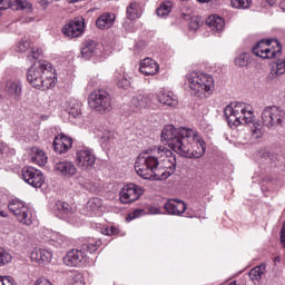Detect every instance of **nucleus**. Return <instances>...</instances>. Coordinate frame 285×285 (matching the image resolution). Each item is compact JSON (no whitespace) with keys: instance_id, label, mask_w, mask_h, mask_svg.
Wrapping results in <instances>:
<instances>
[{"instance_id":"5","label":"nucleus","mask_w":285,"mask_h":285,"mask_svg":"<svg viewBox=\"0 0 285 285\" xmlns=\"http://www.w3.org/2000/svg\"><path fill=\"white\" fill-rule=\"evenodd\" d=\"M185 82L191 92L200 99L206 98V95H213L215 90V79L208 73L202 71H191L186 76Z\"/></svg>"},{"instance_id":"23","label":"nucleus","mask_w":285,"mask_h":285,"mask_svg":"<svg viewBox=\"0 0 285 285\" xmlns=\"http://www.w3.org/2000/svg\"><path fill=\"white\" fill-rule=\"evenodd\" d=\"M206 26H208L213 32H224L226 21H224V18L219 16H209L206 19Z\"/></svg>"},{"instance_id":"40","label":"nucleus","mask_w":285,"mask_h":285,"mask_svg":"<svg viewBox=\"0 0 285 285\" xmlns=\"http://www.w3.org/2000/svg\"><path fill=\"white\" fill-rule=\"evenodd\" d=\"M173 11V3L170 2H164L163 4H160V7L157 9V14L159 17H168L170 14V12Z\"/></svg>"},{"instance_id":"42","label":"nucleus","mask_w":285,"mask_h":285,"mask_svg":"<svg viewBox=\"0 0 285 285\" xmlns=\"http://www.w3.org/2000/svg\"><path fill=\"white\" fill-rule=\"evenodd\" d=\"M17 8L16 10H27V12H32V4L27 0H13Z\"/></svg>"},{"instance_id":"4","label":"nucleus","mask_w":285,"mask_h":285,"mask_svg":"<svg viewBox=\"0 0 285 285\" xmlns=\"http://www.w3.org/2000/svg\"><path fill=\"white\" fill-rule=\"evenodd\" d=\"M27 81L36 90H50L57 83V76L50 62L38 60L28 69Z\"/></svg>"},{"instance_id":"26","label":"nucleus","mask_w":285,"mask_h":285,"mask_svg":"<svg viewBox=\"0 0 285 285\" xmlns=\"http://www.w3.org/2000/svg\"><path fill=\"white\" fill-rule=\"evenodd\" d=\"M21 81L19 80H9L6 86V91L9 97H12L14 101L21 99Z\"/></svg>"},{"instance_id":"2","label":"nucleus","mask_w":285,"mask_h":285,"mask_svg":"<svg viewBox=\"0 0 285 285\" xmlns=\"http://www.w3.org/2000/svg\"><path fill=\"white\" fill-rule=\"evenodd\" d=\"M161 140L187 159H202L206 155V141L191 128L166 125L161 131Z\"/></svg>"},{"instance_id":"19","label":"nucleus","mask_w":285,"mask_h":285,"mask_svg":"<svg viewBox=\"0 0 285 285\" xmlns=\"http://www.w3.org/2000/svg\"><path fill=\"white\" fill-rule=\"evenodd\" d=\"M139 71L141 72V75L150 77L159 72V65H157V61L150 58H145L140 61Z\"/></svg>"},{"instance_id":"35","label":"nucleus","mask_w":285,"mask_h":285,"mask_svg":"<svg viewBox=\"0 0 285 285\" xmlns=\"http://www.w3.org/2000/svg\"><path fill=\"white\" fill-rule=\"evenodd\" d=\"M77 181H78V185L80 186V188H83V190H88L89 193H92L94 184H92V180H90V178L79 176V177H77Z\"/></svg>"},{"instance_id":"28","label":"nucleus","mask_w":285,"mask_h":285,"mask_svg":"<svg viewBox=\"0 0 285 285\" xmlns=\"http://www.w3.org/2000/svg\"><path fill=\"white\" fill-rule=\"evenodd\" d=\"M282 75H285V59L284 60H277L272 65V69L268 73V79L271 81L282 77Z\"/></svg>"},{"instance_id":"34","label":"nucleus","mask_w":285,"mask_h":285,"mask_svg":"<svg viewBox=\"0 0 285 285\" xmlns=\"http://www.w3.org/2000/svg\"><path fill=\"white\" fill-rule=\"evenodd\" d=\"M57 210L60 213L61 217H68L72 213V207L68 203L58 202L56 204Z\"/></svg>"},{"instance_id":"54","label":"nucleus","mask_w":285,"mask_h":285,"mask_svg":"<svg viewBox=\"0 0 285 285\" xmlns=\"http://www.w3.org/2000/svg\"><path fill=\"white\" fill-rule=\"evenodd\" d=\"M281 8H282V10L285 12V0H283V1L281 2Z\"/></svg>"},{"instance_id":"56","label":"nucleus","mask_w":285,"mask_h":285,"mask_svg":"<svg viewBox=\"0 0 285 285\" xmlns=\"http://www.w3.org/2000/svg\"><path fill=\"white\" fill-rule=\"evenodd\" d=\"M73 285H86V284H83V282H81V281H76V282L73 283Z\"/></svg>"},{"instance_id":"57","label":"nucleus","mask_w":285,"mask_h":285,"mask_svg":"<svg viewBox=\"0 0 285 285\" xmlns=\"http://www.w3.org/2000/svg\"><path fill=\"white\" fill-rule=\"evenodd\" d=\"M67 1H68V3H77V2H79L81 0H67Z\"/></svg>"},{"instance_id":"20","label":"nucleus","mask_w":285,"mask_h":285,"mask_svg":"<svg viewBox=\"0 0 285 285\" xmlns=\"http://www.w3.org/2000/svg\"><path fill=\"white\" fill-rule=\"evenodd\" d=\"M101 52V48H99V43L95 40H87L85 42V48L81 49L82 59H90Z\"/></svg>"},{"instance_id":"17","label":"nucleus","mask_w":285,"mask_h":285,"mask_svg":"<svg viewBox=\"0 0 285 285\" xmlns=\"http://www.w3.org/2000/svg\"><path fill=\"white\" fill-rule=\"evenodd\" d=\"M168 215H184L186 213V203L177 199H169L164 205Z\"/></svg>"},{"instance_id":"25","label":"nucleus","mask_w":285,"mask_h":285,"mask_svg":"<svg viewBox=\"0 0 285 285\" xmlns=\"http://www.w3.org/2000/svg\"><path fill=\"white\" fill-rule=\"evenodd\" d=\"M115 19H117L115 13H102L96 20V26L99 30H108V28H112V26H115Z\"/></svg>"},{"instance_id":"53","label":"nucleus","mask_w":285,"mask_h":285,"mask_svg":"<svg viewBox=\"0 0 285 285\" xmlns=\"http://www.w3.org/2000/svg\"><path fill=\"white\" fill-rule=\"evenodd\" d=\"M198 1V3H210V1H213V0H197Z\"/></svg>"},{"instance_id":"8","label":"nucleus","mask_w":285,"mask_h":285,"mask_svg":"<svg viewBox=\"0 0 285 285\" xmlns=\"http://www.w3.org/2000/svg\"><path fill=\"white\" fill-rule=\"evenodd\" d=\"M88 104L97 112H110L112 110V98L104 89L94 90L89 95Z\"/></svg>"},{"instance_id":"58","label":"nucleus","mask_w":285,"mask_h":285,"mask_svg":"<svg viewBox=\"0 0 285 285\" xmlns=\"http://www.w3.org/2000/svg\"><path fill=\"white\" fill-rule=\"evenodd\" d=\"M102 139H110V136L109 135L102 136Z\"/></svg>"},{"instance_id":"10","label":"nucleus","mask_w":285,"mask_h":285,"mask_svg":"<svg viewBox=\"0 0 285 285\" xmlns=\"http://www.w3.org/2000/svg\"><path fill=\"white\" fill-rule=\"evenodd\" d=\"M144 187L129 183L125 185L119 193V199L121 204H132L144 195Z\"/></svg>"},{"instance_id":"14","label":"nucleus","mask_w":285,"mask_h":285,"mask_svg":"<svg viewBox=\"0 0 285 285\" xmlns=\"http://www.w3.org/2000/svg\"><path fill=\"white\" fill-rule=\"evenodd\" d=\"M86 262H88L86 252L81 249H71L63 257V264H66V266H81L82 264H86Z\"/></svg>"},{"instance_id":"31","label":"nucleus","mask_w":285,"mask_h":285,"mask_svg":"<svg viewBox=\"0 0 285 285\" xmlns=\"http://www.w3.org/2000/svg\"><path fill=\"white\" fill-rule=\"evenodd\" d=\"M141 17V6H139V3L134 2L130 3L127 7V19H129V21H137V19H139Z\"/></svg>"},{"instance_id":"21","label":"nucleus","mask_w":285,"mask_h":285,"mask_svg":"<svg viewBox=\"0 0 285 285\" xmlns=\"http://www.w3.org/2000/svg\"><path fill=\"white\" fill-rule=\"evenodd\" d=\"M81 101L69 98L65 102V110L70 115V117H73V119H77V117L81 116Z\"/></svg>"},{"instance_id":"30","label":"nucleus","mask_w":285,"mask_h":285,"mask_svg":"<svg viewBox=\"0 0 285 285\" xmlns=\"http://www.w3.org/2000/svg\"><path fill=\"white\" fill-rule=\"evenodd\" d=\"M101 206H104V202L99 197H94L87 203V210L89 215H99L101 213Z\"/></svg>"},{"instance_id":"32","label":"nucleus","mask_w":285,"mask_h":285,"mask_svg":"<svg viewBox=\"0 0 285 285\" xmlns=\"http://www.w3.org/2000/svg\"><path fill=\"white\" fill-rule=\"evenodd\" d=\"M264 273H266V265H264V264L258 265V266L254 267L253 269H250L249 279L252 282H254V284H257V282H259V279H262V275H264Z\"/></svg>"},{"instance_id":"49","label":"nucleus","mask_w":285,"mask_h":285,"mask_svg":"<svg viewBox=\"0 0 285 285\" xmlns=\"http://www.w3.org/2000/svg\"><path fill=\"white\" fill-rule=\"evenodd\" d=\"M35 285H52V283H50V281H48L46 278H38L35 283Z\"/></svg>"},{"instance_id":"3","label":"nucleus","mask_w":285,"mask_h":285,"mask_svg":"<svg viewBox=\"0 0 285 285\" xmlns=\"http://www.w3.org/2000/svg\"><path fill=\"white\" fill-rule=\"evenodd\" d=\"M228 126H242V124H252L250 136L253 139H261L264 135V125L255 121V111L253 106L246 102H232L224 110Z\"/></svg>"},{"instance_id":"55","label":"nucleus","mask_w":285,"mask_h":285,"mask_svg":"<svg viewBox=\"0 0 285 285\" xmlns=\"http://www.w3.org/2000/svg\"><path fill=\"white\" fill-rule=\"evenodd\" d=\"M0 217H8V214L3 210L0 212Z\"/></svg>"},{"instance_id":"16","label":"nucleus","mask_w":285,"mask_h":285,"mask_svg":"<svg viewBox=\"0 0 285 285\" xmlns=\"http://www.w3.org/2000/svg\"><path fill=\"white\" fill-rule=\"evenodd\" d=\"M72 148V138L60 134L55 137L53 140V149L59 154L63 155L67 150H70Z\"/></svg>"},{"instance_id":"51","label":"nucleus","mask_w":285,"mask_h":285,"mask_svg":"<svg viewBox=\"0 0 285 285\" xmlns=\"http://www.w3.org/2000/svg\"><path fill=\"white\" fill-rule=\"evenodd\" d=\"M8 150V145H6L4 142L0 141V157L1 155H3V153H6Z\"/></svg>"},{"instance_id":"24","label":"nucleus","mask_w":285,"mask_h":285,"mask_svg":"<svg viewBox=\"0 0 285 285\" xmlns=\"http://www.w3.org/2000/svg\"><path fill=\"white\" fill-rule=\"evenodd\" d=\"M29 157L31 164H37V166H46L48 164V156L39 147H32Z\"/></svg>"},{"instance_id":"29","label":"nucleus","mask_w":285,"mask_h":285,"mask_svg":"<svg viewBox=\"0 0 285 285\" xmlns=\"http://www.w3.org/2000/svg\"><path fill=\"white\" fill-rule=\"evenodd\" d=\"M115 83L120 90H128L132 86V81L126 72H117Z\"/></svg>"},{"instance_id":"22","label":"nucleus","mask_w":285,"mask_h":285,"mask_svg":"<svg viewBox=\"0 0 285 285\" xmlns=\"http://www.w3.org/2000/svg\"><path fill=\"white\" fill-rule=\"evenodd\" d=\"M156 99L159 104H163V106H169L170 108H175L178 104L177 96L171 91H159L156 95Z\"/></svg>"},{"instance_id":"7","label":"nucleus","mask_w":285,"mask_h":285,"mask_svg":"<svg viewBox=\"0 0 285 285\" xmlns=\"http://www.w3.org/2000/svg\"><path fill=\"white\" fill-rule=\"evenodd\" d=\"M8 208L19 224L32 226V210L23 200L19 198L12 199L9 202Z\"/></svg>"},{"instance_id":"27","label":"nucleus","mask_w":285,"mask_h":285,"mask_svg":"<svg viewBox=\"0 0 285 285\" xmlns=\"http://www.w3.org/2000/svg\"><path fill=\"white\" fill-rule=\"evenodd\" d=\"M131 106L138 110H146L147 108H150V96L144 94L134 96L131 99Z\"/></svg>"},{"instance_id":"44","label":"nucleus","mask_w":285,"mask_h":285,"mask_svg":"<svg viewBox=\"0 0 285 285\" xmlns=\"http://www.w3.org/2000/svg\"><path fill=\"white\" fill-rule=\"evenodd\" d=\"M30 48V42L28 40H20L17 46L18 52H27Z\"/></svg>"},{"instance_id":"46","label":"nucleus","mask_w":285,"mask_h":285,"mask_svg":"<svg viewBox=\"0 0 285 285\" xmlns=\"http://www.w3.org/2000/svg\"><path fill=\"white\" fill-rule=\"evenodd\" d=\"M43 55V51L41 49H32L31 55L28 57V59L32 60V59H39L40 56Z\"/></svg>"},{"instance_id":"13","label":"nucleus","mask_w":285,"mask_h":285,"mask_svg":"<svg viewBox=\"0 0 285 285\" xmlns=\"http://www.w3.org/2000/svg\"><path fill=\"white\" fill-rule=\"evenodd\" d=\"M85 27L83 18H75L62 27V33L69 39H77L83 35Z\"/></svg>"},{"instance_id":"39","label":"nucleus","mask_w":285,"mask_h":285,"mask_svg":"<svg viewBox=\"0 0 285 285\" xmlns=\"http://www.w3.org/2000/svg\"><path fill=\"white\" fill-rule=\"evenodd\" d=\"M99 246H101V242L98 240H90L89 243H86L82 245L81 250L85 253H95Z\"/></svg>"},{"instance_id":"9","label":"nucleus","mask_w":285,"mask_h":285,"mask_svg":"<svg viewBox=\"0 0 285 285\" xmlns=\"http://www.w3.org/2000/svg\"><path fill=\"white\" fill-rule=\"evenodd\" d=\"M261 119L266 128H277L284 124L285 110L282 107L267 106L263 109Z\"/></svg>"},{"instance_id":"38","label":"nucleus","mask_w":285,"mask_h":285,"mask_svg":"<svg viewBox=\"0 0 285 285\" xmlns=\"http://www.w3.org/2000/svg\"><path fill=\"white\" fill-rule=\"evenodd\" d=\"M250 61V55L248 53H240L238 57L235 58L234 63L238 66V68H244L248 66Z\"/></svg>"},{"instance_id":"50","label":"nucleus","mask_w":285,"mask_h":285,"mask_svg":"<svg viewBox=\"0 0 285 285\" xmlns=\"http://www.w3.org/2000/svg\"><path fill=\"white\" fill-rule=\"evenodd\" d=\"M281 244L283 248H285V223L283 224L282 230H281Z\"/></svg>"},{"instance_id":"47","label":"nucleus","mask_w":285,"mask_h":285,"mask_svg":"<svg viewBox=\"0 0 285 285\" xmlns=\"http://www.w3.org/2000/svg\"><path fill=\"white\" fill-rule=\"evenodd\" d=\"M149 215H161V208L156 206L148 207Z\"/></svg>"},{"instance_id":"12","label":"nucleus","mask_w":285,"mask_h":285,"mask_svg":"<svg viewBox=\"0 0 285 285\" xmlns=\"http://www.w3.org/2000/svg\"><path fill=\"white\" fill-rule=\"evenodd\" d=\"M21 175L23 181L33 188H41L46 181V178H43V173L35 167H24Z\"/></svg>"},{"instance_id":"43","label":"nucleus","mask_w":285,"mask_h":285,"mask_svg":"<svg viewBox=\"0 0 285 285\" xmlns=\"http://www.w3.org/2000/svg\"><path fill=\"white\" fill-rule=\"evenodd\" d=\"M146 215V210L144 209H136L132 213L128 214L127 220L132 222V219H138V217H144Z\"/></svg>"},{"instance_id":"41","label":"nucleus","mask_w":285,"mask_h":285,"mask_svg":"<svg viewBox=\"0 0 285 285\" xmlns=\"http://www.w3.org/2000/svg\"><path fill=\"white\" fill-rule=\"evenodd\" d=\"M183 19H185L186 21L190 19L189 29L199 30V27L202 26V20H199L198 17L190 18V14L183 13Z\"/></svg>"},{"instance_id":"52","label":"nucleus","mask_w":285,"mask_h":285,"mask_svg":"<svg viewBox=\"0 0 285 285\" xmlns=\"http://www.w3.org/2000/svg\"><path fill=\"white\" fill-rule=\"evenodd\" d=\"M117 234V228L111 227L110 229L107 230V235H115Z\"/></svg>"},{"instance_id":"36","label":"nucleus","mask_w":285,"mask_h":285,"mask_svg":"<svg viewBox=\"0 0 285 285\" xmlns=\"http://www.w3.org/2000/svg\"><path fill=\"white\" fill-rule=\"evenodd\" d=\"M232 8L237 10H247L253 4V0H230Z\"/></svg>"},{"instance_id":"15","label":"nucleus","mask_w":285,"mask_h":285,"mask_svg":"<svg viewBox=\"0 0 285 285\" xmlns=\"http://www.w3.org/2000/svg\"><path fill=\"white\" fill-rule=\"evenodd\" d=\"M53 168L58 175L66 177L67 179H70L77 175V166H75L72 161L62 160L56 163Z\"/></svg>"},{"instance_id":"18","label":"nucleus","mask_w":285,"mask_h":285,"mask_svg":"<svg viewBox=\"0 0 285 285\" xmlns=\"http://www.w3.org/2000/svg\"><path fill=\"white\" fill-rule=\"evenodd\" d=\"M30 257L31 262H35V264H50L52 261V253L43 248H35L31 252Z\"/></svg>"},{"instance_id":"59","label":"nucleus","mask_w":285,"mask_h":285,"mask_svg":"<svg viewBox=\"0 0 285 285\" xmlns=\"http://www.w3.org/2000/svg\"><path fill=\"white\" fill-rule=\"evenodd\" d=\"M181 1H188V0H181Z\"/></svg>"},{"instance_id":"48","label":"nucleus","mask_w":285,"mask_h":285,"mask_svg":"<svg viewBox=\"0 0 285 285\" xmlns=\"http://www.w3.org/2000/svg\"><path fill=\"white\" fill-rule=\"evenodd\" d=\"M10 8V0H0V10H8Z\"/></svg>"},{"instance_id":"33","label":"nucleus","mask_w":285,"mask_h":285,"mask_svg":"<svg viewBox=\"0 0 285 285\" xmlns=\"http://www.w3.org/2000/svg\"><path fill=\"white\" fill-rule=\"evenodd\" d=\"M50 242L56 248H65L68 245V238L59 233H53Z\"/></svg>"},{"instance_id":"37","label":"nucleus","mask_w":285,"mask_h":285,"mask_svg":"<svg viewBox=\"0 0 285 285\" xmlns=\"http://www.w3.org/2000/svg\"><path fill=\"white\" fill-rule=\"evenodd\" d=\"M10 262H12V254L0 246V266H7Z\"/></svg>"},{"instance_id":"11","label":"nucleus","mask_w":285,"mask_h":285,"mask_svg":"<svg viewBox=\"0 0 285 285\" xmlns=\"http://www.w3.org/2000/svg\"><path fill=\"white\" fill-rule=\"evenodd\" d=\"M96 161L97 156H95L92 149L85 148L76 153V166H78L80 170H92Z\"/></svg>"},{"instance_id":"1","label":"nucleus","mask_w":285,"mask_h":285,"mask_svg":"<svg viewBox=\"0 0 285 285\" xmlns=\"http://www.w3.org/2000/svg\"><path fill=\"white\" fill-rule=\"evenodd\" d=\"M177 170V158L173 150L164 146L149 147L141 151L135 161L138 177L150 180H165Z\"/></svg>"},{"instance_id":"6","label":"nucleus","mask_w":285,"mask_h":285,"mask_svg":"<svg viewBox=\"0 0 285 285\" xmlns=\"http://www.w3.org/2000/svg\"><path fill=\"white\" fill-rule=\"evenodd\" d=\"M252 52L261 59H277L282 57V43L277 39L261 40L253 47Z\"/></svg>"},{"instance_id":"45","label":"nucleus","mask_w":285,"mask_h":285,"mask_svg":"<svg viewBox=\"0 0 285 285\" xmlns=\"http://www.w3.org/2000/svg\"><path fill=\"white\" fill-rule=\"evenodd\" d=\"M0 285H17L12 276H0Z\"/></svg>"}]
</instances>
